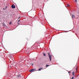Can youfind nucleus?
Here are the masks:
<instances>
[{"mask_svg": "<svg viewBox=\"0 0 79 79\" xmlns=\"http://www.w3.org/2000/svg\"><path fill=\"white\" fill-rule=\"evenodd\" d=\"M52 56H49V57L51 61H52Z\"/></svg>", "mask_w": 79, "mask_h": 79, "instance_id": "nucleus-4", "label": "nucleus"}, {"mask_svg": "<svg viewBox=\"0 0 79 79\" xmlns=\"http://www.w3.org/2000/svg\"><path fill=\"white\" fill-rule=\"evenodd\" d=\"M41 69H39L38 70V71H41Z\"/></svg>", "mask_w": 79, "mask_h": 79, "instance_id": "nucleus-15", "label": "nucleus"}, {"mask_svg": "<svg viewBox=\"0 0 79 79\" xmlns=\"http://www.w3.org/2000/svg\"><path fill=\"white\" fill-rule=\"evenodd\" d=\"M2 24L3 26L4 27H8V26L6 25V24H5V23H2Z\"/></svg>", "mask_w": 79, "mask_h": 79, "instance_id": "nucleus-1", "label": "nucleus"}, {"mask_svg": "<svg viewBox=\"0 0 79 79\" xmlns=\"http://www.w3.org/2000/svg\"><path fill=\"white\" fill-rule=\"evenodd\" d=\"M3 10H5V9H4V8H3Z\"/></svg>", "mask_w": 79, "mask_h": 79, "instance_id": "nucleus-23", "label": "nucleus"}, {"mask_svg": "<svg viewBox=\"0 0 79 79\" xmlns=\"http://www.w3.org/2000/svg\"><path fill=\"white\" fill-rule=\"evenodd\" d=\"M15 66H19V64H18V63H16L15 64Z\"/></svg>", "mask_w": 79, "mask_h": 79, "instance_id": "nucleus-8", "label": "nucleus"}, {"mask_svg": "<svg viewBox=\"0 0 79 79\" xmlns=\"http://www.w3.org/2000/svg\"><path fill=\"white\" fill-rule=\"evenodd\" d=\"M49 65H46V67H48V66H49Z\"/></svg>", "mask_w": 79, "mask_h": 79, "instance_id": "nucleus-12", "label": "nucleus"}, {"mask_svg": "<svg viewBox=\"0 0 79 79\" xmlns=\"http://www.w3.org/2000/svg\"><path fill=\"white\" fill-rule=\"evenodd\" d=\"M36 70V69H32L31 70H29L30 72H32V71H35Z\"/></svg>", "mask_w": 79, "mask_h": 79, "instance_id": "nucleus-2", "label": "nucleus"}, {"mask_svg": "<svg viewBox=\"0 0 79 79\" xmlns=\"http://www.w3.org/2000/svg\"><path fill=\"white\" fill-rule=\"evenodd\" d=\"M72 18H75V16H74V15L72 14Z\"/></svg>", "mask_w": 79, "mask_h": 79, "instance_id": "nucleus-5", "label": "nucleus"}, {"mask_svg": "<svg viewBox=\"0 0 79 79\" xmlns=\"http://www.w3.org/2000/svg\"><path fill=\"white\" fill-rule=\"evenodd\" d=\"M72 75L74 76V71L73 72H72Z\"/></svg>", "mask_w": 79, "mask_h": 79, "instance_id": "nucleus-9", "label": "nucleus"}, {"mask_svg": "<svg viewBox=\"0 0 79 79\" xmlns=\"http://www.w3.org/2000/svg\"><path fill=\"white\" fill-rule=\"evenodd\" d=\"M20 60H21V61H23V60H24V59H22V57L20 58Z\"/></svg>", "mask_w": 79, "mask_h": 79, "instance_id": "nucleus-10", "label": "nucleus"}, {"mask_svg": "<svg viewBox=\"0 0 79 79\" xmlns=\"http://www.w3.org/2000/svg\"><path fill=\"white\" fill-rule=\"evenodd\" d=\"M20 17H19V18H20Z\"/></svg>", "mask_w": 79, "mask_h": 79, "instance_id": "nucleus-22", "label": "nucleus"}, {"mask_svg": "<svg viewBox=\"0 0 79 79\" xmlns=\"http://www.w3.org/2000/svg\"><path fill=\"white\" fill-rule=\"evenodd\" d=\"M9 24H11V22H10L9 23Z\"/></svg>", "mask_w": 79, "mask_h": 79, "instance_id": "nucleus-19", "label": "nucleus"}, {"mask_svg": "<svg viewBox=\"0 0 79 79\" xmlns=\"http://www.w3.org/2000/svg\"><path fill=\"white\" fill-rule=\"evenodd\" d=\"M11 8H12L13 9L15 8V5H12L11 6Z\"/></svg>", "mask_w": 79, "mask_h": 79, "instance_id": "nucleus-3", "label": "nucleus"}, {"mask_svg": "<svg viewBox=\"0 0 79 79\" xmlns=\"http://www.w3.org/2000/svg\"><path fill=\"white\" fill-rule=\"evenodd\" d=\"M18 77H21V74H20L19 75H18L17 76Z\"/></svg>", "mask_w": 79, "mask_h": 79, "instance_id": "nucleus-6", "label": "nucleus"}, {"mask_svg": "<svg viewBox=\"0 0 79 79\" xmlns=\"http://www.w3.org/2000/svg\"><path fill=\"white\" fill-rule=\"evenodd\" d=\"M75 2H76V3H77V0H75Z\"/></svg>", "mask_w": 79, "mask_h": 79, "instance_id": "nucleus-16", "label": "nucleus"}, {"mask_svg": "<svg viewBox=\"0 0 79 79\" xmlns=\"http://www.w3.org/2000/svg\"><path fill=\"white\" fill-rule=\"evenodd\" d=\"M7 6H6V8H5V9H6V8H7Z\"/></svg>", "mask_w": 79, "mask_h": 79, "instance_id": "nucleus-20", "label": "nucleus"}, {"mask_svg": "<svg viewBox=\"0 0 79 79\" xmlns=\"http://www.w3.org/2000/svg\"><path fill=\"white\" fill-rule=\"evenodd\" d=\"M19 21H20V20H19V21H18V23H19Z\"/></svg>", "mask_w": 79, "mask_h": 79, "instance_id": "nucleus-21", "label": "nucleus"}, {"mask_svg": "<svg viewBox=\"0 0 79 79\" xmlns=\"http://www.w3.org/2000/svg\"><path fill=\"white\" fill-rule=\"evenodd\" d=\"M72 79H74V77H73L72 78Z\"/></svg>", "mask_w": 79, "mask_h": 79, "instance_id": "nucleus-18", "label": "nucleus"}, {"mask_svg": "<svg viewBox=\"0 0 79 79\" xmlns=\"http://www.w3.org/2000/svg\"><path fill=\"white\" fill-rule=\"evenodd\" d=\"M50 52L48 53V56H50Z\"/></svg>", "mask_w": 79, "mask_h": 79, "instance_id": "nucleus-11", "label": "nucleus"}, {"mask_svg": "<svg viewBox=\"0 0 79 79\" xmlns=\"http://www.w3.org/2000/svg\"><path fill=\"white\" fill-rule=\"evenodd\" d=\"M67 7H70V5L69 4H67Z\"/></svg>", "mask_w": 79, "mask_h": 79, "instance_id": "nucleus-7", "label": "nucleus"}, {"mask_svg": "<svg viewBox=\"0 0 79 79\" xmlns=\"http://www.w3.org/2000/svg\"><path fill=\"white\" fill-rule=\"evenodd\" d=\"M77 68H76V71H77Z\"/></svg>", "mask_w": 79, "mask_h": 79, "instance_id": "nucleus-17", "label": "nucleus"}, {"mask_svg": "<svg viewBox=\"0 0 79 79\" xmlns=\"http://www.w3.org/2000/svg\"><path fill=\"white\" fill-rule=\"evenodd\" d=\"M43 55H44V56H46V55H45V53H44Z\"/></svg>", "mask_w": 79, "mask_h": 79, "instance_id": "nucleus-13", "label": "nucleus"}, {"mask_svg": "<svg viewBox=\"0 0 79 79\" xmlns=\"http://www.w3.org/2000/svg\"><path fill=\"white\" fill-rule=\"evenodd\" d=\"M68 73H69V74L70 75V74L69 73H71V71H70V72H69Z\"/></svg>", "mask_w": 79, "mask_h": 79, "instance_id": "nucleus-14", "label": "nucleus"}]
</instances>
